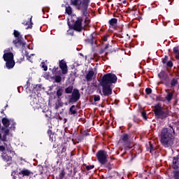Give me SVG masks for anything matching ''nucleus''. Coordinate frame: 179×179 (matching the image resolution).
<instances>
[{
  "mask_svg": "<svg viewBox=\"0 0 179 179\" xmlns=\"http://www.w3.org/2000/svg\"><path fill=\"white\" fill-rule=\"evenodd\" d=\"M81 90H83V88H81Z\"/></svg>",
  "mask_w": 179,
  "mask_h": 179,
  "instance_id": "nucleus-59",
  "label": "nucleus"
},
{
  "mask_svg": "<svg viewBox=\"0 0 179 179\" xmlns=\"http://www.w3.org/2000/svg\"><path fill=\"white\" fill-rule=\"evenodd\" d=\"M87 41L89 44H91V45L94 44V36H93V34H90V38H88Z\"/></svg>",
  "mask_w": 179,
  "mask_h": 179,
  "instance_id": "nucleus-24",
  "label": "nucleus"
},
{
  "mask_svg": "<svg viewBox=\"0 0 179 179\" xmlns=\"http://www.w3.org/2000/svg\"><path fill=\"white\" fill-rule=\"evenodd\" d=\"M17 89H18V90H19V89H20V88H19V87H17Z\"/></svg>",
  "mask_w": 179,
  "mask_h": 179,
  "instance_id": "nucleus-61",
  "label": "nucleus"
},
{
  "mask_svg": "<svg viewBox=\"0 0 179 179\" xmlns=\"http://www.w3.org/2000/svg\"><path fill=\"white\" fill-rule=\"evenodd\" d=\"M42 68L43 69V71H48V66H47V65H45V63H42Z\"/></svg>",
  "mask_w": 179,
  "mask_h": 179,
  "instance_id": "nucleus-42",
  "label": "nucleus"
},
{
  "mask_svg": "<svg viewBox=\"0 0 179 179\" xmlns=\"http://www.w3.org/2000/svg\"><path fill=\"white\" fill-rule=\"evenodd\" d=\"M76 106L75 105H73L71 106L70 109H69V114H71V115H73L75 114H76Z\"/></svg>",
  "mask_w": 179,
  "mask_h": 179,
  "instance_id": "nucleus-23",
  "label": "nucleus"
},
{
  "mask_svg": "<svg viewBox=\"0 0 179 179\" xmlns=\"http://www.w3.org/2000/svg\"><path fill=\"white\" fill-rule=\"evenodd\" d=\"M65 150H66V148H65V147H63V148H62V152H64V151H65Z\"/></svg>",
  "mask_w": 179,
  "mask_h": 179,
  "instance_id": "nucleus-52",
  "label": "nucleus"
},
{
  "mask_svg": "<svg viewBox=\"0 0 179 179\" xmlns=\"http://www.w3.org/2000/svg\"><path fill=\"white\" fill-rule=\"evenodd\" d=\"M9 120H8V118H3L2 119V124L3 125V127H9Z\"/></svg>",
  "mask_w": 179,
  "mask_h": 179,
  "instance_id": "nucleus-26",
  "label": "nucleus"
},
{
  "mask_svg": "<svg viewBox=\"0 0 179 179\" xmlns=\"http://www.w3.org/2000/svg\"><path fill=\"white\" fill-rule=\"evenodd\" d=\"M34 90H43L44 87H43V85H41V84H38L36 85H34Z\"/></svg>",
  "mask_w": 179,
  "mask_h": 179,
  "instance_id": "nucleus-29",
  "label": "nucleus"
},
{
  "mask_svg": "<svg viewBox=\"0 0 179 179\" xmlns=\"http://www.w3.org/2000/svg\"><path fill=\"white\" fill-rule=\"evenodd\" d=\"M128 139H129V136H128V134H124L123 136H122L121 137V140L123 142H128Z\"/></svg>",
  "mask_w": 179,
  "mask_h": 179,
  "instance_id": "nucleus-32",
  "label": "nucleus"
},
{
  "mask_svg": "<svg viewBox=\"0 0 179 179\" xmlns=\"http://www.w3.org/2000/svg\"><path fill=\"white\" fill-rule=\"evenodd\" d=\"M107 152L104 150H99L96 153V157L101 164H106L107 163Z\"/></svg>",
  "mask_w": 179,
  "mask_h": 179,
  "instance_id": "nucleus-6",
  "label": "nucleus"
},
{
  "mask_svg": "<svg viewBox=\"0 0 179 179\" xmlns=\"http://www.w3.org/2000/svg\"><path fill=\"white\" fill-rule=\"evenodd\" d=\"M165 99L167 100V101H171V99H173V92H167Z\"/></svg>",
  "mask_w": 179,
  "mask_h": 179,
  "instance_id": "nucleus-27",
  "label": "nucleus"
},
{
  "mask_svg": "<svg viewBox=\"0 0 179 179\" xmlns=\"http://www.w3.org/2000/svg\"><path fill=\"white\" fill-rule=\"evenodd\" d=\"M31 172H30V171H29L28 169H23V170H22L20 173H19V174L20 175V176H27V177H29V176H30V174H31Z\"/></svg>",
  "mask_w": 179,
  "mask_h": 179,
  "instance_id": "nucleus-21",
  "label": "nucleus"
},
{
  "mask_svg": "<svg viewBox=\"0 0 179 179\" xmlns=\"http://www.w3.org/2000/svg\"><path fill=\"white\" fill-rule=\"evenodd\" d=\"M168 61H169V56L166 55L164 59H162V64H167Z\"/></svg>",
  "mask_w": 179,
  "mask_h": 179,
  "instance_id": "nucleus-39",
  "label": "nucleus"
},
{
  "mask_svg": "<svg viewBox=\"0 0 179 179\" xmlns=\"http://www.w3.org/2000/svg\"><path fill=\"white\" fill-rule=\"evenodd\" d=\"M69 97V103H76L80 99V93L78 90H73Z\"/></svg>",
  "mask_w": 179,
  "mask_h": 179,
  "instance_id": "nucleus-8",
  "label": "nucleus"
},
{
  "mask_svg": "<svg viewBox=\"0 0 179 179\" xmlns=\"http://www.w3.org/2000/svg\"><path fill=\"white\" fill-rule=\"evenodd\" d=\"M13 35H14V37H15V38H20L23 37L22 35H20V32H19V31H17L15 29L13 31Z\"/></svg>",
  "mask_w": 179,
  "mask_h": 179,
  "instance_id": "nucleus-28",
  "label": "nucleus"
},
{
  "mask_svg": "<svg viewBox=\"0 0 179 179\" xmlns=\"http://www.w3.org/2000/svg\"><path fill=\"white\" fill-rule=\"evenodd\" d=\"M145 90H152V88H150V87H147V88H145Z\"/></svg>",
  "mask_w": 179,
  "mask_h": 179,
  "instance_id": "nucleus-51",
  "label": "nucleus"
},
{
  "mask_svg": "<svg viewBox=\"0 0 179 179\" xmlns=\"http://www.w3.org/2000/svg\"><path fill=\"white\" fill-rule=\"evenodd\" d=\"M7 150H9V152H10V149H9V148H7Z\"/></svg>",
  "mask_w": 179,
  "mask_h": 179,
  "instance_id": "nucleus-55",
  "label": "nucleus"
},
{
  "mask_svg": "<svg viewBox=\"0 0 179 179\" xmlns=\"http://www.w3.org/2000/svg\"><path fill=\"white\" fill-rule=\"evenodd\" d=\"M141 116L144 120H146V112H141Z\"/></svg>",
  "mask_w": 179,
  "mask_h": 179,
  "instance_id": "nucleus-45",
  "label": "nucleus"
},
{
  "mask_svg": "<svg viewBox=\"0 0 179 179\" xmlns=\"http://www.w3.org/2000/svg\"><path fill=\"white\" fill-rule=\"evenodd\" d=\"M0 139H2V134L0 133Z\"/></svg>",
  "mask_w": 179,
  "mask_h": 179,
  "instance_id": "nucleus-54",
  "label": "nucleus"
},
{
  "mask_svg": "<svg viewBox=\"0 0 179 179\" xmlns=\"http://www.w3.org/2000/svg\"><path fill=\"white\" fill-rule=\"evenodd\" d=\"M52 72L53 75L55 76V82H56V83H59L60 82H62V77H61L62 73H61V70H59V67L55 66L54 68L52 69Z\"/></svg>",
  "mask_w": 179,
  "mask_h": 179,
  "instance_id": "nucleus-7",
  "label": "nucleus"
},
{
  "mask_svg": "<svg viewBox=\"0 0 179 179\" xmlns=\"http://www.w3.org/2000/svg\"><path fill=\"white\" fill-rule=\"evenodd\" d=\"M158 78H159V79H161V80H164V82H167V80H169V75L164 71H162L158 74Z\"/></svg>",
  "mask_w": 179,
  "mask_h": 179,
  "instance_id": "nucleus-12",
  "label": "nucleus"
},
{
  "mask_svg": "<svg viewBox=\"0 0 179 179\" xmlns=\"http://www.w3.org/2000/svg\"><path fill=\"white\" fill-rule=\"evenodd\" d=\"M94 101H100V96L94 95Z\"/></svg>",
  "mask_w": 179,
  "mask_h": 179,
  "instance_id": "nucleus-41",
  "label": "nucleus"
},
{
  "mask_svg": "<svg viewBox=\"0 0 179 179\" xmlns=\"http://www.w3.org/2000/svg\"><path fill=\"white\" fill-rule=\"evenodd\" d=\"M173 177L175 179H179V172L178 171L173 172Z\"/></svg>",
  "mask_w": 179,
  "mask_h": 179,
  "instance_id": "nucleus-40",
  "label": "nucleus"
},
{
  "mask_svg": "<svg viewBox=\"0 0 179 179\" xmlns=\"http://www.w3.org/2000/svg\"><path fill=\"white\" fill-rule=\"evenodd\" d=\"M175 134L174 129L171 127L162 129L160 142L164 148H171L174 145V141H176Z\"/></svg>",
  "mask_w": 179,
  "mask_h": 179,
  "instance_id": "nucleus-1",
  "label": "nucleus"
},
{
  "mask_svg": "<svg viewBox=\"0 0 179 179\" xmlns=\"http://www.w3.org/2000/svg\"><path fill=\"white\" fill-rule=\"evenodd\" d=\"M155 148L153 147V145H150V150H155Z\"/></svg>",
  "mask_w": 179,
  "mask_h": 179,
  "instance_id": "nucleus-49",
  "label": "nucleus"
},
{
  "mask_svg": "<svg viewBox=\"0 0 179 179\" xmlns=\"http://www.w3.org/2000/svg\"><path fill=\"white\" fill-rule=\"evenodd\" d=\"M94 76V72L93 71H89L86 74L85 79L87 82H92V79Z\"/></svg>",
  "mask_w": 179,
  "mask_h": 179,
  "instance_id": "nucleus-16",
  "label": "nucleus"
},
{
  "mask_svg": "<svg viewBox=\"0 0 179 179\" xmlns=\"http://www.w3.org/2000/svg\"><path fill=\"white\" fill-rule=\"evenodd\" d=\"M30 80H28L27 81V84L25 85V86H24V87H25V89H26V90H30Z\"/></svg>",
  "mask_w": 179,
  "mask_h": 179,
  "instance_id": "nucleus-36",
  "label": "nucleus"
},
{
  "mask_svg": "<svg viewBox=\"0 0 179 179\" xmlns=\"http://www.w3.org/2000/svg\"><path fill=\"white\" fill-rule=\"evenodd\" d=\"M178 166H179V157L177 156L173 157V169H174V170H177V169H178Z\"/></svg>",
  "mask_w": 179,
  "mask_h": 179,
  "instance_id": "nucleus-17",
  "label": "nucleus"
},
{
  "mask_svg": "<svg viewBox=\"0 0 179 179\" xmlns=\"http://www.w3.org/2000/svg\"><path fill=\"white\" fill-rule=\"evenodd\" d=\"M5 150V148L3 145H0V152H3Z\"/></svg>",
  "mask_w": 179,
  "mask_h": 179,
  "instance_id": "nucleus-47",
  "label": "nucleus"
},
{
  "mask_svg": "<svg viewBox=\"0 0 179 179\" xmlns=\"http://www.w3.org/2000/svg\"><path fill=\"white\" fill-rule=\"evenodd\" d=\"M59 69H62V73L63 75H66L68 73V66L66 65V62L64 59L59 61Z\"/></svg>",
  "mask_w": 179,
  "mask_h": 179,
  "instance_id": "nucleus-9",
  "label": "nucleus"
},
{
  "mask_svg": "<svg viewBox=\"0 0 179 179\" xmlns=\"http://www.w3.org/2000/svg\"><path fill=\"white\" fill-rule=\"evenodd\" d=\"M0 129H1V123H0Z\"/></svg>",
  "mask_w": 179,
  "mask_h": 179,
  "instance_id": "nucleus-60",
  "label": "nucleus"
},
{
  "mask_svg": "<svg viewBox=\"0 0 179 179\" xmlns=\"http://www.w3.org/2000/svg\"><path fill=\"white\" fill-rule=\"evenodd\" d=\"M64 177H65V172L62 171L59 174V178H63Z\"/></svg>",
  "mask_w": 179,
  "mask_h": 179,
  "instance_id": "nucleus-44",
  "label": "nucleus"
},
{
  "mask_svg": "<svg viewBox=\"0 0 179 179\" xmlns=\"http://www.w3.org/2000/svg\"><path fill=\"white\" fill-rule=\"evenodd\" d=\"M66 90H73V86H69L68 87Z\"/></svg>",
  "mask_w": 179,
  "mask_h": 179,
  "instance_id": "nucleus-46",
  "label": "nucleus"
},
{
  "mask_svg": "<svg viewBox=\"0 0 179 179\" xmlns=\"http://www.w3.org/2000/svg\"><path fill=\"white\" fill-rule=\"evenodd\" d=\"M1 130L3 131V136H2V138H1V141L3 142H6L7 141V137L8 135H9V132H10V130H9V128L8 127H3L1 128Z\"/></svg>",
  "mask_w": 179,
  "mask_h": 179,
  "instance_id": "nucleus-11",
  "label": "nucleus"
},
{
  "mask_svg": "<svg viewBox=\"0 0 179 179\" xmlns=\"http://www.w3.org/2000/svg\"><path fill=\"white\" fill-rule=\"evenodd\" d=\"M24 59V57H22V61H23Z\"/></svg>",
  "mask_w": 179,
  "mask_h": 179,
  "instance_id": "nucleus-56",
  "label": "nucleus"
},
{
  "mask_svg": "<svg viewBox=\"0 0 179 179\" xmlns=\"http://www.w3.org/2000/svg\"><path fill=\"white\" fill-rule=\"evenodd\" d=\"M51 130H48V134H51Z\"/></svg>",
  "mask_w": 179,
  "mask_h": 179,
  "instance_id": "nucleus-53",
  "label": "nucleus"
},
{
  "mask_svg": "<svg viewBox=\"0 0 179 179\" xmlns=\"http://www.w3.org/2000/svg\"><path fill=\"white\" fill-rule=\"evenodd\" d=\"M58 90H61V89H59Z\"/></svg>",
  "mask_w": 179,
  "mask_h": 179,
  "instance_id": "nucleus-62",
  "label": "nucleus"
},
{
  "mask_svg": "<svg viewBox=\"0 0 179 179\" xmlns=\"http://www.w3.org/2000/svg\"><path fill=\"white\" fill-rule=\"evenodd\" d=\"M146 94H152V90H145Z\"/></svg>",
  "mask_w": 179,
  "mask_h": 179,
  "instance_id": "nucleus-48",
  "label": "nucleus"
},
{
  "mask_svg": "<svg viewBox=\"0 0 179 179\" xmlns=\"http://www.w3.org/2000/svg\"><path fill=\"white\" fill-rule=\"evenodd\" d=\"M5 62L13 60V53L12 52L4 53L3 55Z\"/></svg>",
  "mask_w": 179,
  "mask_h": 179,
  "instance_id": "nucleus-13",
  "label": "nucleus"
},
{
  "mask_svg": "<svg viewBox=\"0 0 179 179\" xmlns=\"http://www.w3.org/2000/svg\"><path fill=\"white\" fill-rule=\"evenodd\" d=\"M108 47H110V43H107L104 48L100 49L99 52V54H104V52L106 51V50H107V48H108Z\"/></svg>",
  "mask_w": 179,
  "mask_h": 179,
  "instance_id": "nucleus-31",
  "label": "nucleus"
},
{
  "mask_svg": "<svg viewBox=\"0 0 179 179\" xmlns=\"http://www.w3.org/2000/svg\"><path fill=\"white\" fill-rule=\"evenodd\" d=\"M57 96L58 99H61L62 97V90H57Z\"/></svg>",
  "mask_w": 179,
  "mask_h": 179,
  "instance_id": "nucleus-37",
  "label": "nucleus"
},
{
  "mask_svg": "<svg viewBox=\"0 0 179 179\" xmlns=\"http://www.w3.org/2000/svg\"><path fill=\"white\" fill-rule=\"evenodd\" d=\"M83 22V19L82 17H78L74 24H71L70 22H68V26L71 30H74V31H78V33L82 32L85 27L82 25Z\"/></svg>",
  "mask_w": 179,
  "mask_h": 179,
  "instance_id": "nucleus-5",
  "label": "nucleus"
},
{
  "mask_svg": "<svg viewBox=\"0 0 179 179\" xmlns=\"http://www.w3.org/2000/svg\"><path fill=\"white\" fill-rule=\"evenodd\" d=\"M177 83H178V80H177V79H176V78L172 79L171 81V85L172 87L176 86V85Z\"/></svg>",
  "mask_w": 179,
  "mask_h": 179,
  "instance_id": "nucleus-34",
  "label": "nucleus"
},
{
  "mask_svg": "<svg viewBox=\"0 0 179 179\" xmlns=\"http://www.w3.org/2000/svg\"><path fill=\"white\" fill-rule=\"evenodd\" d=\"M73 90H78V89H73Z\"/></svg>",
  "mask_w": 179,
  "mask_h": 179,
  "instance_id": "nucleus-58",
  "label": "nucleus"
},
{
  "mask_svg": "<svg viewBox=\"0 0 179 179\" xmlns=\"http://www.w3.org/2000/svg\"><path fill=\"white\" fill-rule=\"evenodd\" d=\"M30 55H31H31H34V54H31Z\"/></svg>",
  "mask_w": 179,
  "mask_h": 179,
  "instance_id": "nucleus-57",
  "label": "nucleus"
},
{
  "mask_svg": "<svg viewBox=\"0 0 179 179\" xmlns=\"http://www.w3.org/2000/svg\"><path fill=\"white\" fill-rule=\"evenodd\" d=\"M127 86H131V87H134L135 90H143V89L141 88V84H136L134 85V83H130L128 84Z\"/></svg>",
  "mask_w": 179,
  "mask_h": 179,
  "instance_id": "nucleus-22",
  "label": "nucleus"
},
{
  "mask_svg": "<svg viewBox=\"0 0 179 179\" xmlns=\"http://www.w3.org/2000/svg\"><path fill=\"white\" fill-rule=\"evenodd\" d=\"M15 60H8L6 62V66L7 69H12L15 66Z\"/></svg>",
  "mask_w": 179,
  "mask_h": 179,
  "instance_id": "nucleus-19",
  "label": "nucleus"
},
{
  "mask_svg": "<svg viewBox=\"0 0 179 179\" xmlns=\"http://www.w3.org/2000/svg\"><path fill=\"white\" fill-rule=\"evenodd\" d=\"M25 57H27V59L29 61V62H33L31 61V55H29V52L27 51L25 52Z\"/></svg>",
  "mask_w": 179,
  "mask_h": 179,
  "instance_id": "nucleus-35",
  "label": "nucleus"
},
{
  "mask_svg": "<svg viewBox=\"0 0 179 179\" xmlns=\"http://www.w3.org/2000/svg\"><path fill=\"white\" fill-rule=\"evenodd\" d=\"M31 17H31L29 18V21H24L23 23H22L24 24V26H27L26 27L27 29H32V27H33V22H31Z\"/></svg>",
  "mask_w": 179,
  "mask_h": 179,
  "instance_id": "nucleus-18",
  "label": "nucleus"
},
{
  "mask_svg": "<svg viewBox=\"0 0 179 179\" xmlns=\"http://www.w3.org/2000/svg\"><path fill=\"white\" fill-rule=\"evenodd\" d=\"M166 66L169 68H173V62L171 60H169L166 62Z\"/></svg>",
  "mask_w": 179,
  "mask_h": 179,
  "instance_id": "nucleus-38",
  "label": "nucleus"
},
{
  "mask_svg": "<svg viewBox=\"0 0 179 179\" xmlns=\"http://www.w3.org/2000/svg\"><path fill=\"white\" fill-rule=\"evenodd\" d=\"M111 29H117V24L118 23V20L117 18H111L108 22Z\"/></svg>",
  "mask_w": 179,
  "mask_h": 179,
  "instance_id": "nucleus-14",
  "label": "nucleus"
},
{
  "mask_svg": "<svg viewBox=\"0 0 179 179\" xmlns=\"http://www.w3.org/2000/svg\"><path fill=\"white\" fill-rule=\"evenodd\" d=\"M117 80H118V78H117L115 74L108 73L103 75L99 83L103 90H113L114 85L117 83Z\"/></svg>",
  "mask_w": 179,
  "mask_h": 179,
  "instance_id": "nucleus-2",
  "label": "nucleus"
},
{
  "mask_svg": "<svg viewBox=\"0 0 179 179\" xmlns=\"http://www.w3.org/2000/svg\"><path fill=\"white\" fill-rule=\"evenodd\" d=\"M91 0H70V5L74 6L77 10H80L83 16L87 19L89 17L87 9L90 5Z\"/></svg>",
  "mask_w": 179,
  "mask_h": 179,
  "instance_id": "nucleus-3",
  "label": "nucleus"
},
{
  "mask_svg": "<svg viewBox=\"0 0 179 179\" xmlns=\"http://www.w3.org/2000/svg\"><path fill=\"white\" fill-rule=\"evenodd\" d=\"M155 114L158 118L164 120V118H167L169 115H171V111H170L169 108H164L162 106H157L155 109Z\"/></svg>",
  "mask_w": 179,
  "mask_h": 179,
  "instance_id": "nucleus-4",
  "label": "nucleus"
},
{
  "mask_svg": "<svg viewBox=\"0 0 179 179\" xmlns=\"http://www.w3.org/2000/svg\"><path fill=\"white\" fill-rule=\"evenodd\" d=\"M66 13H67V15H72V7H71L70 6H66Z\"/></svg>",
  "mask_w": 179,
  "mask_h": 179,
  "instance_id": "nucleus-30",
  "label": "nucleus"
},
{
  "mask_svg": "<svg viewBox=\"0 0 179 179\" xmlns=\"http://www.w3.org/2000/svg\"><path fill=\"white\" fill-rule=\"evenodd\" d=\"M92 169H94V165H89V166H86V169H87V171L92 170Z\"/></svg>",
  "mask_w": 179,
  "mask_h": 179,
  "instance_id": "nucleus-43",
  "label": "nucleus"
},
{
  "mask_svg": "<svg viewBox=\"0 0 179 179\" xmlns=\"http://www.w3.org/2000/svg\"><path fill=\"white\" fill-rule=\"evenodd\" d=\"M173 54H176V59H179V47L178 46L173 48Z\"/></svg>",
  "mask_w": 179,
  "mask_h": 179,
  "instance_id": "nucleus-25",
  "label": "nucleus"
},
{
  "mask_svg": "<svg viewBox=\"0 0 179 179\" xmlns=\"http://www.w3.org/2000/svg\"><path fill=\"white\" fill-rule=\"evenodd\" d=\"M99 94H101V96H110V94H113L112 90H100Z\"/></svg>",
  "mask_w": 179,
  "mask_h": 179,
  "instance_id": "nucleus-20",
  "label": "nucleus"
},
{
  "mask_svg": "<svg viewBox=\"0 0 179 179\" xmlns=\"http://www.w3.org/2000/svg\"><path fill=\"white\" fill-rule=\"evenodd\" d=\"M71 91H70V90H66V93L67 94H69V93H71Z\"/></svg>",
  "mask_w": 179,
  "mask_h": 179,
  "instance_id": "nucleus-50",
  "label": "nucleus"
},
{
  "mask_svg": "<svg viewBox=\"0 0 179 179\" xmlns=\"http://www.w3.org/2000/svg\"><path fill=\"white\" fill-rule=\"evenodd\" d=\"M108 37H110V36L108 34H106V35L101 36L102 41H104L105 43L107 42L108 41Z\"/></svg>",
  "mask_w": 179,
  "mask_h": 179,
  "instance_id": "nucleus-33",
  "label": "nucleus"
},
{
  "mask_svg": "<svg viewBox=\"0 0 179 179\" xmlns=\"http://www.w3.org/2000/svg\"><path fill=\"white\" fill-rule=\"evenodd\" d=\"M13 43L17 48H20V47H24V45H26V42H24V39L23 38V37L15 38V40H14Z\"/></svg>",
  "mask_w": 179,
  "mask_h": 179,
  "instance_id": "nucleus-10",
  "label": "nucleus"
},
{
  "mask_svg": "<svg viewBox=\"0 0 179 179\" xmlns=\"http://www.w3.org/2000/svg\"><path fill=\"white\" fill-rule=\"evenodd\" d=\"M1 157L4 162H6L8 164H12V157H10L9 155H6V153H2Z\"/></svg>",
  "mask_w": 179,
  "mask_h": 179,
  "instance_id": "nucleus-15",
  "label": "nucleus"
}]
</instances>
